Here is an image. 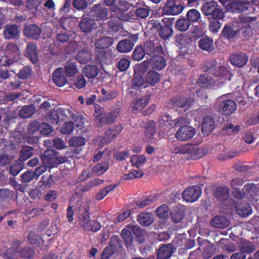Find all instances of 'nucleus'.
I'll use <instances>...</instances> for the list:
<instances>
[{"instance_id": "a878e982", "label": "nucleus", "mask_w": 259, "mask_h": 259, "mask_svg": "<svg viewBox=\"0 0 259 259\" xmlns=\"http://www.w3.org/2000/svg\"><path fill=\"white\" fill-rule=\"evenodd\" d=\"M125 247L128 250H132L135 246L133 243V237L132 232L127 229H123L120 233Z\"/></svg>"}, {"instance_id": "4d7b16f0", "label": "nucleus", "mask_w": 259, "mask_h": 259, "mask_svg": "<svg viewBox=\"0 0 259 259\" xmlns=\"http://www.w3.org/2000/svg\"><path fill=\"white\" fill-rule=\"evenodd\" d=\"M208 20L209 21L208 26L209 30L214 33H218L222 25L220 20L223 19L209 18Z\"/></svg>"}, {"instance_id": "ea45409f", "label": "nucleus", "mask_w": 259, "mask_h": 259, "mask_svg": "<svg viewBox=\"0 0 259 259\" xmlns=\"http://www.w3.org/2000/svg\"><path fill=\"white\" fill-rule=\"evenodd\" d=\"M81 227L85 231L96 232L101 229V225L97 221L90 219Z\"/></svg>"}, {"instance_id": "393cba45", "label": "nucleus", "mask_w": 259, "mask_h": 259, "mask_svg": "<svg viewBox=\"0 0 259 259\" xmlns=\"http://www.w3.org/2000/svg\"><path fill=\"white\" fill-rule=\"evenodd\" d=\"M198 85L202 88L210 89L214 86L215 81L211 76L206 74H201L197 82Z\"/></svg>"}, {"instance_id": "69168bd1", "label": "nucleus", "mask_w": 259, "mask_h": 259, "mask_svg": "<svg viewBox=\"0 0 259 259\" xmlns=\"http://www.w3.org/2000/svg\"><path fill=\"white\" fill-rule=\"evenodd\" d=\"M131 161L133 166L139 168L146 161V158L143 155H134L131 158Z\"/></svg>"}, {"instance_id": "f03ea898", "label": "nucleus", "mask_w": 259, "mask_h": 259, "mask_svg": "<svg viewBox=\"0 0 259 259\" xmlns=\"http://www.w3.org/2000/svg\"><path fill=\"white\" fill-rule=\"evenodd\" d=\"M175 18H164L162 19L163 25H162L158 20L154 21L151 24V29H155L159 33L161 38L165 40L169 39L173 35L172 27Z\"/></svg>"}, {"instance_id": "3c124183", "label": "nucleus", "mask_w": 259, "mask_h": 259, "mask_svg": "<svg viewBox=\"0 0 259 259\" xmlns=\"http://www.w3.org/2000/svg\"><path fill=\"white\" fill-rule=\"evenodd\" d=\"M52 175L46 174L42 176L41 180L38 182V186L42 189L50 188L53 183Z\"/></svg>"}, {"instance_id": "473e14b6", "label": "nucleus", "mask_w": 259, "mask_h": 259, "mask_svg": "<svg viewBox=\"0 0 259 259\" xmlns=\"http://www.w3.org/2000/svg\"><path fill=\"white\" fill-rule=\"evenodd\" d=\"M145 79L147 84L153 86L160 81V75L155 71L150 70L145 75Z\"/></svg>"}, {"instance_id": "aec40b11", "label": "nucleus", "mask_w": 259, "mask_h": 259, "mask_svg": "<svg viewBox=\"0 0 259 259\" xmlns=\"http://www.w3.org/2000/svg\"><path fill=\"white\" fill-rule=\"evenodd\" d=\"M20 30L16 24H6L4 27L3 34L7 39L17 38L19 35Z\"/></svg>"}, {"instance_id": "39448f33", "label": "nucleus", "mask_w": 259, "mask_h": 259, "mask_svg": "<svg viewBox=\"0 0 259 259\" xmlns=\"http://www.w3.org/2000/svg\"><path fill=\"white\" fill-rule=\"evenodd\" d=\"M226 8L228 11L233 13H241L245 11L253 13L255 10L249 2L240 0H234L229 2Z\"/></svg>"}, {"instance_id": "423d86ee", "label": "nucleus", "mask_w": 259, "mask_h": 259, "mask_svg": "<svg viewBox=\"0 0 259 259\" xmlns=\"http://www.w3.org/2000/svg\"><path fill=\"white\" fill-rule=\"evenodd\" d=\"M193 100L190 98H186L184 96H176L172 98L169 100V104L174 108L183 109L185 111L189 109Z\"/></svg>"}, {"instance_id": "9d476101", "label": "nucleus", "mask_w": 259, "mask_h": 259, "mask_svg": "<svg viewBox=\"0 0 259 259\" xmlns=\"http://www.w3.org/2000/svg\"><path fill=\"white\" fill-rule=\"evenodd\" d=\"M90 207L88 202H82L76 209L79 224L80 227L90 219Z\"/></svg>"}, {"instance_id": "13d9d810", "label": "nucleus", "mask_w": 259, "mask_h": 259, "mask_svg": "<svg viewBox=\"0 0 259 259\" xmlns=\"http://www.w3.org/2000/svg\"><path fill=\"white\" fill-rule=\"evenodd\" d=\"M146 55L144 51V48L142 45L137 46L133 52L132 58L133 60L140 61Z\"/></svg>"}, {"instance_id": "09e8293b", "label": "nucleus", "mask_w": 259, "mask_h": 259, "mask_svg": "<svg viewBox=\"0 0 259 259\" xmlns=\"http://www.w3.org/2000/svg\"><path fill=\"white\" fill-rule=\"evenodd\" d=\"M191 24L185 17L178 19L175 23V28L180 31H186L190 27Z\"/></svg>"}, {"instance_id": "774afa93", "label": "nucleus", "mask_w": 259, "mask_h": 259, "mask_svg": "<svg viewBox=\"0 0 259 259\" xmlns=\"http://www.w3.org/2000/svg\"><path fill=\"white\" fill-rule=\"evenodd\" d=\"M32 72L31 67L24 66L17 74L18 77L22 79H26L31 75Z\"/></svg>"}, {"instance_id": "a19ab883", "label": "nucleus", "mask_w": 259, "mask_h": 259, "mask_svg": "<svg viewBox=\"0 0 259 259\" xmlns=\"http://www.w3.org/2000/svg\"><path fill=\"white\" fill-rule=\"evenodd\" d=\"M113 43V39L110 36L102 37L95 42L97 49H104L110 47Z\"/></svg>"}, {"instance_id": "603ef678", "label": "nucleus", "mask_w": 259, "mask_h": 259, "mask_svg": "<svg viewBox=\"0 0 259 259\" xmlns=\"http://www.w3.org/2000/svg\"><path fill=\"white\" fill-rule=\"evenodd\" d=\"M108 162H101L96 164L93 168V172L96 176H101L104 174L109 168Z\"/></svg>"}, {"instance_id": "864d4df0", "label": "nucleus", "mask_w": 259, "mask_h": 259, "mask_svg": "<svg viewBox=\"0 0 259 259\" xmlns=\"http://www.w3.org/2000/svg\"><path fill=\"white\" fill-rule=\"evenodd\" d=\"M101 94L103 95L101 101L106 102L115 98L118 95L117 91L115 90H106L104 89L101 90Z\"/></svg>"}, {"instance_id": "052dcab7", "label": "nucleus", "mask_w": 259, "mask_h": 259, "mask_svg": "<svg viewBox=\"0 0 259 259\" xmlns=\"http://www.w3.org/2000/svg\"><path fill=\"white\" fill-rule=\"evenodd\" d=\"M109 246H111L115 251H116L122 247V242L117 235H114L110 238Z\"/></svg>"}, {"instance_id": "c03bdc74", "label": "nucleus", "mask_w": 259, "mask_h": 259, "mask_svg": "<svg viewBox=\"0 0 259 259\" xmlns=\"http://www.w3.org/2000/svg\"><path fill=\"white\" fill-rule=\"evenodd\" d=\"M61 121L66 120L70 116L72 119H74V114L70 109H66L63 107H59L55 111Z\"/></svg>"}, {"instance_id": "6e6d98bb", "label": "nucleus", "mask_w": 259, "mask_h": 259, "mask_svg": "<svg viewBox=\"0 0 259 259\" xmlns=\"http://www.w3.org/2000/svg\"><path fill=\"white\" fill-rule=\"evenodd\" d=\"M184 215V211L178 208H174L170 213L171 219L175 223L181 222Z\"/></svg>"}, {"instance_id": "2f4dec72", "label": "nucleus", "mask_w": 259, "mask_h": 259, "mask_svg": "<svg viewBox=\"0 0 259 259\" xmlns=\"http://www.w3.org/2000/svg\"><path fill=\"white\" fill-rule=\"evenodd\" d=\"M230 222L229 220L224 216L217 215L212 219L211 224L215 228L224 229L229 226Z\"/></svg>"}, {"instance_id": "7ed1b4c3", "label": "nucleus", "mask_w": 259, "mask_h": 259, "mask_svg": "<svg viewBox=\"0 0 259 259\" xmlns=\"http://www.w3.org/2000/svg\"><path fill=\"white\" fill-rule=\"evenodd\" d=\"M201 11L204 16H207L208 19H223L225 17L223 9L214 1L204 3L201 7Z\"/></svg>"}, {"instance_id": "1a4fd4ad", "label": "nucleus", "mask_w": 259, "mask_h": 259, "mask_svg": "<svg viewBox=\"0 0 259 259\" xmlns=\"http://www.w3.org/2000/svg\"><path fill=\"white\" fill-rule=\"evenodd\" d=\"M90 207L88 202H82L76 209L79 224L80 227L90 219Z\"/></svg>"}, {"instance_id": "de8ad7c7", "label": "nucleus", "mask_w": 259, "mask_h": 259, "mask_svg": "<svg viewBox=\"0 0 259 259\" xmlns=\"http://www.w3.org/2000/svg\"><path fill=\"white\" fill-rule=\"evenodd\" d=\"M240 251L246 253H251L253 252L255 249V245L251 242L247 240H243L240 241L239 244Z\"/></svg>"}, {"instance_id": "a211bd4d", "label": "nucleus", "mask_w": 259, "mask_h": 259, "mask_svg": "<svg viewBox=\"0 0 259 259\" xmlns=\"http://www.w3.org/2000/svg\"><path fill=\"white\" fill-rule=\"evenodd\" d=\"M174 249L170 243L161 245L156 251V259H168L172 254Z\"/></svg>"}, {"instance_id": "20e7f679", "label": "nucleus", "mask_w": 259, "mask_h": 259, "mask_svg": "<svg viewBox=\"0 0 259 259\" xmlns=\"http://www.w3.org/2000/svg\"><path fill=\"white\" fill-rule=\"evenodd\" d=\"M42 164H46L49 168L57 167L59 165L66 161V158L58 157L57 152L52 150H46L43 154L41 155Z\"/></svg>"}, {"instance_id": "e2e57ef3", "label": "nucleus", "mask_w": 259, "mask_h": 259, "mask_svg": "<svg viewBox=\"0 0 259 259\" xmlns=\"http://www.w3.org/2000/svg\"><path fill=\"white\" fill-rule=\"evenodd\" d=\"M118 10L117 13V16L119 19L125 21H130L134 20V16L135 14V12L130 11L128 13H126L125 11L122 10Z\"/></svg>"}, {"instance_id": "bf43d9fd", "label": "nucleus", "mask_w": 259, "mask_h": 259, "mask_svg": "<svg viewBox=\"0 0 259 259\" xmlns=\"http://www.w3.org/2000/svg\"><path fill=\"white\" fill-rule=\"evenodd\" d=\"M35 109L30 105L25 106L19 110V116L23 118L30 117L34 113Z\"/></svg>"}, {"instance_id": "ddd939ff", "label": "nucleus", "mask_w": 259, "mask_h": 259, "mask_svg": "<svg viewBox=\"0 0 259 259\" xmlns=\"http://www.w3.org/2000/svg\"><path fill=\"white\" fill-rule=\"evenodd\" d=\"M196 133L194 127L189 125L181 126L176 134V138L181 141H186L191 139Z\"/></svg>"}, {"instance_id": "338daca9", "label": "nucleus", "mask_w": 259, "mask_h": 259, "mask_svg": "<svg viewBox=\"0 0 259 259\" xmlns=\"http://www.w3.org/2000/svg\"><path fill=\"white\" fill-rule=\"evenodd\" d=\"M86 143V140L82 137H74L69 140V145L72 147H80Z\"/></svg>"}, {"instance_id": "c756f323", "label": "nucleus", "mask_w": 259, "mask_h": 259, "mask_svg": "<svg viewBox=\"0 0 259 259\" xmlns=\"http://www.w3.org/2000/svg\"><path fill=\"white\" fill-rule=\"evenodd\" d=\"M197 148L190 145H182L176 146L173 149V153L176 154H186L196 153Z\"/></svg>"}, {"instance_id": "37998d69", "label": "nucleus", "mask_w": 259, "mask_h": 259, "mask_svg": "<svg viewBox=\"0 0 259 259\" xmlns=\"http://www.w3.org/2000/svg\"><path fill=\"white\" fill-rule=\"evenodd\" d=\"M34 148L29 146H24L22 147L20 153L19 160L24 162L30 158L33 154Z\"/></svg>"}, {"instance_id": "72a5a7b5", "label": "nucleus", "mask_w": 259, "mask_h": 259, "mask_svg": "<svg viewBox=\"0 0 259 259\" xmlns=\"http://www.w3.org/2000/svg\"><path fill=\"white\" fill-rule=\"evenodd\" d=\"M137 221L143 226H148L153 222V215L151 212H141L138 215Z\"/></svg>"}, {"instance_id": "6e6552de", "label": "nucleus", "mask_w": 259, "mask_h": 259, "mask_svg": "<svg viewBox=\"0 0 259 259\" xmlns=\"http://www.w3.org/2000/svg\"><path fill=\"white\" fill-rule=\"evenodd\" d=\"M144 48V51L146 55H147L146 57L147 59H151L153 58L154 56L157 55V53H161L163 52V48L158 41H147L144 43L143 46Z\"/></svg>"}, {"instance_id": "c85d7f7f", "label": "nucleus", "mask_w": 259, "mask_h": 259, "mask_svg": "<svg viewBox=\"0 0 259 259\" xmlns=\"http://www.w3.org/2000/svg\"><path fill=\"white\" fill-rule=\"evenodd\" d=\"M150 62L152 67L158 70H161L164 69L166 65V63L164 58L163 56L159 55L154 56L151 59H148Z\"/></svg>"}, {"instance_id": "8fccbe9b", "label": "nucleus", "mask_w": 259, "mask_h": 259, "mask_svg": "<svg viewBox=\"0 0 259 259\" xmlns=\"http://www.w3.org/2000/svg\"><path fill=\"white\" fill-rule=\"evenodd\" d=\"M20 54L19 49L16 44H9L6 49V54L9 56L10 58H17Z\"/></svg>"}, {"instance_id": "0e129e2a", "label": "nucleus", "mask_w": 259, "mask_h": 259, "mask_svg": "<svg viewBox=\"0 0 259 259\" xmlns=\"http://www.w3.org/2000/svg\"><path fill=\"white\" fill-rule=\"evenodd\" d=\"M19 254L21 257L29 259L34 256L35 250L29 247H25L20 250Z\"/></svg>"}, {"instance_id": "0eeeda50", "label": "nucleus", "mask_w": 259, "mask_h": 259, "mask_svg": "<svg viewBox=\"0 0 259 259\" xmlns=\"http://www.w3.org/2000/svg\"><path fill=\"white\" fill-rule=\"evenodd\" d=\"M108 9L101 4L94 5L90 11V16L94 21L106 20L108 19Z\"/></svg>"}, {"instance_id": "680f3d73", "label": "nucleus", "mask_w": 259, "mask_h": 259, "mask_svg": "<svg viewBox=\"0 0 259 259\" xmlns=\"http://www.w3.org/2000/svg\"><path fill=\"white\" fill-rule=\"evenodd\" d=\"M132 84L131 86V89L133 90H137L140 87L144 86L146 88L147 85L145 86L146 82L145 79L141 76H138L134 77L132 81Z\"/></svg>"}, {"instance_id": "5fc2aeb1", "label": "nucleus", "mask_w": 259, "mask_h": 259, "mask_svg": "<svg viewBox=\"0 0 259 259\" xmlns=\"http://www.w3.org/2000/svg\"><path fill=\"white\" fill-rule=\"evenodd\" d=\"M78 72L76 64L71 62H67L65 66V74L68 77H73Z\"/></svg>"}, {"instance_id": "49530a36", "label": "nucleus", "mask_w": 259, "mask_h": 259, "mask_svg": "<svg viewBox=\"0 0 259 259\" xmlns=\"http://www.w3.org/2000/svg\"><path fill=\"white\" fill-rule=\"evenodd\" d=\"M92 54L87 50H82L78 51L76 55V59L80 63L87 64L92 60Z\"/></svg>"}, {"instance_id": "5701e85b", "label": "nucleus", "mask_w": 259, "mask_h": 259, "mask_svg": "<svg viewBox=\"0 0 259 259\" xmlns=\"http://www.w3.org/2000/svg\"><path fill=\"white\" fill-rule=\"evenodd\" d=\"M52 79L53 82L58 87L64 86L67 82V79L64 74L62 68L56 69L53 73Z\"/></svg>"}, {"instance_id": "9b49d317", "label": "nucleus", "mask_w": 259, "mask_h": 259, "mask_svg": "<svg viewBox=\"0 0 259 259\" xmlns=\"http://www.w3.org/2000/svg\"><path fill=\"white\" fill-rule=\"evenodd\" d=\"M201 194V189L197 186L187 187L182 193V197L187 202H194L197 201Z\"/></svg>"}, {"instance_id": "412c9836", "label": "nucleus", "mask_w": 259, "mask_h": 259, "mask_svg": "<svg viewBox=\"0 0 259 259\" xmlns=\"http://www.w3.org/2000/svg\"><path fill=\"white\" fill-rule=\"evenodd\" d=\"M94 116L97 126L101 127L106 124L104 122L106 118V112L104 111V108L100 106L97 105L95 106Z\"/></svg>"}, {"instance_id": "2eb2a0df", "label": "nucleus", "mask_w": 259, "mask_h": 259, "mask_svg": "<svg viewBox=\"0 0 259 259\" xmlns=\"http://www.w3.org/2000/svg\"><path fill=\"white\" fill-rule=\"evenodd\" d=\"M123 126L121 124H116L107 130L105 133V137H103L101 141L109 144L123 130Z\"/></svg>"}, {"instance_id": "c9c22d12", "label": "nucleus", "mask_w": 259, "mask_h": 259, "mask_svg": "<svg viewBox=\"0 0 259 259\" xmlns=\"http://www.w3.org/2000/svg\"><path fill=\"white\" fill-rule=\"evenodd\" d=\"M156 133L155 123L153 121H150L146 127L145 138L148 142L152 143L154 136Z\"/></svg>"}, {"instance_id": "b1692460", "label": "nucleus", "mask_w": 259, "mask_h": 259, "mask_svg": "<svg viewBox=\"0 0 259 259\" xmlns=\"http://www.w3.org/2000/svg\"><path fill=\"white\" fill-rule=\"evenodd\" d=\"M26 56L33 63H36L38 61V51L34 43L29 42L26 48Z\"/></svg>"}, {"instance_id": "bb28decb", "label": "nucleus", "mask_w": 259, "mask_h": 259, "mask_svg": "<svg viewBox=\"0 0 259 259\" xmlns=\"http://www.w3.org/2000/svg\"><path fill=\"white\" fill-rule=\"evenodd\" d=\"M237 213L242 217H246L251 213L252 208L246 202L238 203L235 206Z\"/></svg>"}, {"instance_id": "58836bf2", "label": "nucleus", "mask_w": 259, "mask_h": 259, "mask_svg": "<svg viewBox=\"0 0 259 259\" xmlns=\"http://www.w3.org/2000/svg\"><path fill=\"white\" fill-rule=\"evenodd\" d=\"M149 98L147 96H143L141 98H138L133 103L132 110L133 112H137L144 108L148 104Z\"/></svg>"}, {"instance_id": "f704fd0d", "label": "nucleus", "mask_w": 259, "mask_h": 259, "mask_svg": "<svg viewBox=\"0 0 259 259\" xmlns=\"http://www.w3.org/2000/svg\"><path fill=\"white\" fill-rule=\"evenodd\" d=\"M218 246L220 247L223 251L228 252H233L236 250V246L233 243L230 242L229 239L222 238L217 243Z\"/></svg>"}, {"instance_id": "4468645a", "label": "nucleus", "mask_w": 259, "mask_h": 259, "mask_svg": "<svg viewBox=\"0 0 259 259\" xmlns=\"http://www.w3.org/2000/svg\"><path fill=\"white\" fill-rule=\"evenodd\" d=\"M222 98V101L219 105V110L222 111L224 114L229 116L232 114L237 109L236 102L231 99H224Z\"/></svg>"}, {"instance_id": "79ce46f5", "label": "nucleus", "mask_w": 259, "mask_h": 259, "mask_svg": "<svg viewBox=\"0 0 259 259\" xmlns=\"http://www.w3.org/2000/svg\"><path fill=\"white\" fill-rule=\"evenodd\" d=\"M215 197L220 201H224L228 199L229 196V189L227 187L217 188L214 192Z\"/></svg>"}, {"instance_id": "e433bc0d", "label": "nucleus", "mask_w": 259, "mask_h": 259, "mask_svg": "<svg viewBox=\"0 0 259 259\" xmlns=\"http://www.w3.org/2000/svg\"><path fill=\"white\" fill-rule=\"evenodd\" d=\"M82 73L88 78H94L99 74V69L95 66L93 65H87L82 69Z\"/></svg>"}, {"instance_id": "f8f14e48", "label": "nucleus", "mask_w": 259, "mask_h": 259, "mask_svg": "<svg viewBox=\"0 0 259 259\" xmlns=\"http://www.w3.org/2000/svg\"><path fill=\"white\" fill-rule=\"evenodd\" d=\"M240 32V29L231 24H226L222 31L221 36L224 38L232 41L237 39Z\"/></svg>"}, {"instance_id": "4be33fe9", "label": "nucleus", "mask_w": 259, "mask_h": 259, "mask_svg": "<svg viewBox=\"0 0 259 259\" xmlns=\"http://www.w3.org/2000/svg\"><path fill=\"white\" fill-rule=\"evenodd\" d=\"M215 118L211 116H206L203 118L201 124V132L204 135H208L215 127Z\"/></svg>"}, {"instance_id": "f257e3e1", "label": "nucleus", "mask_w": 259, "mask_h": 259, "mask_svg": "<svg viewBox=\"0 0 259 259\" xmlns=\"http://www.w3.org/2000/svg\"><path fill=\"white\" fill-rule=\"evenodd\" d=\"M202 69L204 72L220 79L229 75L227 78L229 81L231 80L232 74L230 71L224 66H219L218 62L215 60H206L204 62Z\"/></svg>"}, {"instance_id": "cd10ccee", "label": "nucleus", "mask_w": 259, "mask_h": 259, "mask_svg": "<svg viewBox=\"0 0 259 259\" xmlns=\"http://www.w3.org/2000/svg\"><path fill=\"white\" fill-rule=\"evenodd\" d=\"M134 44L129 39H124L120 40L116 46V50L120 53H125L131 52Z\"/></svg>"}, {"instance_id": "6ab92c4d", "label": "nucleus", "mask_w": 259, "mask_h": 259, "mask_svg": "<svg viewBox=\"0 0 259 259\" xmlns=\"http://www.w3.org/2000/svg\"><path fill=\"white\" fill-rule=\"evenodd\" d=\"M23 33L27 38L37 40L40 38L41 29L36 24H30L25 26Z\"/></svg>"}, {"instance_id": "a18cd8bd", "label": "nucleus", "mask_w": 259, "mask_h": 259, "mask_svg": "<svg viewBox=\"0 0 259 259\" xmlns=\"http://www.w3.org/2000/svg\"><path fill=\"white\" fill-rule=\"evenodd\" d=\"M132 231L136 237V240L140 243H142L145 241L146 232L145 231L141 229L139 226H132Z\"/></svg>"}, {"instance_id": "dca6fc26", "label": "nucleus", "mask_w": 259, "mask_h": 259, "mask_svg": "<svg viewBox=\"0 0 259 259\" xmlns=\"http://www.w3.org/2000/svg\"><path fill=\"white\" fill-rule=\"evenodd\" d=\"M229 60L231 64L238 68L244 66L247 63L248 57L245 53L238 52L230 55Z\"/></svg>"}, {"instance_id": "7c9ffc66", "label": "nucleus", "mask_w": 259, "mask_h": 259, "mask_svg": "<svg viewBox=\"0 0 259 259\" xmlns=\"http://www.w3.org/2000/svg\"><path fill=\"white\" fill-rule=\"evenodd\" d=\"M198 46L200 49L207 52H211L214 49L213 39L207 36L200 38Z\"/></svg>"}, {"instance_id": "f3484780", "label": "nucleus", "mask_w": 259, "mask_h": 259, "mask_svg": "<svg viewBox=\"0 0 259 259\" xmlns=\"http://www.w3.org/2000/svg\"><path fill=\"white\" fill-rule=\"evenodd\" d=\"M96 22L90 16L87 15L82 16L79 23V27L81 32L86 33H90L94 28H96Z\"/></svg>"}, {"instance_id": "4c0bfd02", "label": "nucleus", "mask_w": 259, "mask_h": 259, "mask_svg": "<svg viewBox=\"0 0 259 259\" xmlns=\"http://www.w3.org/2000/svg\"><path fill=\"white\" fill-rule=\"evenodd\" d=\"M186 18L191 24L194 23H199L201 21V15L197 10L191 9L187 12Z\"/></svg>"}]
</instances>
